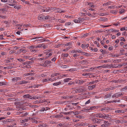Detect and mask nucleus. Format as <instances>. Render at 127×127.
<instances>
[{"label": "nucleus", "instance_id": "f257e3e1", "mask_svg": "<svg viewBox=\"0 0 127 127\" xmlns=\"http://www.w3.org/2000/svg\"><path fill=\"white\" fill-rule=\"evenodd\" d=\"M101 127H108L110 126L111 124L109 123L108 121H106L103 120H100L99 123Z\"/></svg>", "mask_w": 127, "mask_h": 127}, {"label": "nucleus", "instance_id": "f03ea898", "mask_svg": "<svg viewBox=\"0 0 127 127\" xmlns=\"http://www.w3.org/2000/svg\"><path fill=\"white\" fill-rule=\"evenodd\" d=\"M43 38L42 36L32 38V40L33 39H36L34 40L35 42L39 41V42H41L45 41V39L42 38Z\"/></svg>", "mask_w": 127, "mask_h": 127}, {"label": "nucleus", "instance_id": "7ed1b4c3", "mask_svg": "<svg viewBox=\"0 0 127 127\" xmlns=\"http://www.w3.org/2000/svg\"><path fill=\"white\" fill-rule=\"evenodd\" d=\"M92 121L94 123H97L99 124V123L100 122V120L102 119H98L97 118H93L92 119Z\"/></svg>", "mask_w": 127, "mask_h": 127}, {"label": "nucleus", "instance_id": "20e7f679", "mask_svg": "<svg viewBox=\"0 0 127 127\" xmlns=\"http://www.w3.org/2000/svg\"><path fill=\"white\" fill-rule=\"evenodd\" d=\"M21 78L20 77H16L13 78L12 80L13 81H17L18 80H21Z\"/></svg>", "mask_w": 127, "mask_h": 127}, {"label": "nucleus", "instance_id": "39448f33", "mask_svg": "<svg viewBox=\"0 0 127 127\" xmlns=\"http://www.w3.org/2000/svg\"><path fill=\"white\" fill-rule=\"evenodd\" d=\"M10 2L12 4H9V5L10 6H14L15 5L16 3H17V2L15 0H11Z\"/></svg>", "mask_w": 127, "mask_h": 127}, {"label": "nucleus", "instance_id": "423d86ee", "mask_svg": "<svg viewBox=\"0 0 127 127\" xmlns=\"http://www.w3.org/2000/svg\"><path fill=\"white\" fill-rule=\"evenodd\" d=\"M38 19L40 20H44L45 16L43 15H40L38 17Z\"/></svg>", "mask_w": 127, "mask_h": 127}, {"label": "nucleus", "instance_id": "0eeeda50", "mask_svg": "<svg viewBox=\"0 0 127 127\" xmlns=\"http://www.w3.org/2000/svg\"><path fill=\"white\" fill-rule=\"evenodd\" d=\"M27 52V51L26 50H24L23 49H19L17 52V53H21V52H22L23 53H25Z\"/></svg>", "mask_w": 127, "mask_h": 127}, {"label": "nucleus", "instance_id": "6e6552de", "mask_svg": "<svg viewBox=\"0 0 127 127\" xmlns=\"http://www.w3.org/2000/svg\"><path fill=\"white\" fill-rule=\"evenodd\" d=\"M28 82L24 80L21 81L19 82L18 84L19 85H21L23 84H26Z\"/></svg>", "mask_w": 127, "mask_h": 127}, {"label": "nucleus", "instance_id": "1a4fd4ad", "mask_svg": "<svg viewBox=\"0 0 127 127\" xmlns=\"http://www.w3.org/2000/svg\"><path fill=\"white\" fill-rule=\"evenodd\" d=\"M115 112L116 113H125V111L122 110H116Z\"/></svg>", "mask_w": 127, "mask_h": 127}, {"label": "nucleus", "instance_id": "9d476101", "mask_svg": "<svg viewBox=\"0 0 127 127\" xmlns=\"http://www.w3.org/2000/svg\"><path fill=\"white\" fill-rule=\"evenodd\" d=\"M96 117L97 118H103V115L100 113L97 114L96 115Z\"/></svg>", "mask_w": 127, "mask_h": 127}, {"label": "nucleus", "instance_id": "9b49d317", "mask_svg": "<svg viewBox=\"0 0 127 127\" xmlns=\"http://www.w3.org/2000/svg\"><path fill=\"white\" fill-rule=\"evenodd\" d=\"M14 6V7L16 9H19L21 8V6L20 5H16L15 4V5Z\"/></svg>", "mask_w": 127, "mask_h": 127}, {"label": "nucleus", "instance_id": "f8f14e48", "mask_svg": "<svg viewBox=\"0 0 127 127\" xmlns=\"http://www.w3.org/2000/svg\"><path fill=\"white\" fill-rule=\"evenodd\" d=\"M0 11L2 12V13H5V12L6 11V8H3L0 9Z\"/></svg>", "mask_w": 127, "mask_h": 127}, {"label": "nucleus", "instance_id": "ddd939ff", "mask_svg": "<svg viewBox=\"0 0 127 127\" xmlns=\"http://www.w3.org/2000/svg\"><path fill=\"white\" fill-rule=\"evenodd\" d=\"M78 19L79 20L80 22H81L80 23H81L83 22V21L85 20V18L84 17H83L82 18L79 17L78 18Z\"/></svg>", "mask_w": 127, "mask_h": 127}, {"label": "nucleus", "instance_id": "4468645a", "mask_svg": "<svg viewBox=\"0 0 127 127\" xmlns=\"http://www.w3.org/2000/svg\"><path fill=\"white\" fill-rule=\"evenodd\" d=\"M84 82V81L83 80H78L77 81L76 83L78 84H81Z\"/></svg>", "mask_w": 127, "mask_h": 127}, {"label": "nucleus", "instance_id": "2eb2a0df", "mask_svg": "<svg viewBox=\"0 0 127 127\" xmlns=\"http://www.w3.org/2000/svg\"><path fill=\"white\" fill-rule=\"evenodd\" d=\"M72 42H69L64 44V46H71L72 45Z\"/></svg>", "mask_w": 127, "mask_h": 127}, {"label": "nucleus", "instance_id": "dca6fc26", "mask_svg": "<svg viewBox=\"0 0 127 127\" xmlns=\"http://www.w3.org/2000/svg\"><path fill=\"white\" fill-rule=\"evenodd\" d=\"M50 11L49 8L48 9H42L41 10L42 12H48Z\"/></svg>", "mask_w": 127, "mask_h": 127}, {"label": "nucleus", "instance_id": "f3484780", "mask_svg": "<svg viewBox=\"0 0 127 127\" xmlns=\"http://www.w3.org/2000/svg\"><path fill=\"white\" fill-rule=\"evenodd\" d=\"M52 62L51 61L46 60L44 62V64L46 65L47 64H50Z\"/></svg>", "mask_w": 127, "mask_h": 127}, {"label": "nucleus", "instance_id": "a211bd4d", "mask_svg": "<svg viewBox=\"0 0 127 127\" xmlns=\"http://www.w3.org/2000/svg\"><path fill=\"white\" fill-rule=\"evenodd\" d=\"M109 108L108 107H103L101 109V111H103V110H109Z\"/></svg>", "mask_w": 127, "mask_h": 127}, {"label": "nucleus", "instance_id": "6ab92c4d", "mask_svg": "<svg viewBox=\"0 0 127 127\" xmlns=\"http://www.w3.org/2000/svg\"><path fill=\"white\" fill-rule=\"evenodd\" d=\"M61 83V82H59L57 83H54L53 84V85L54 86H58Z\"/></svg>", "mask_w": 127, "mask_h": 127}, {"label": "nucleus", "instance_id": "aec40b11", "mask_svg": "<svg viewBox=\"0 0 127 127\" xmlns=\"http://www.w3.org/2000/svg\"><path fill=\"white\" fill-rule=\"evenodd\" d=\"M71 80V79L69 78L65 79H64V81L65 82H67Z\"/></svg>", "mask_w": 127, "mask_h": 127}, {"label": "nucleus", "instance_id": "412c9836", "mask_svg": "<svg viewBox=\"0 0 127 127\" xmlns=\"http://www.w3.org/2000/svg\"><path fill=\"white\" fill-rule=\"evenodd\" d=\"M98 81V80L93 81L91 82L90 83V84H93L95 83H97Z\"/></svg>", "mask_w": 127, "mask_h": 127}, {"label": "nucleus", "instance_id": "4be33fe9", "mask_svg": "<svg viewBox=\"0 0 127 127\" xmlns=\"http://www.w3.org/2000/svg\"><path fill=\"white\" fill-rule=\"evenodd\" d=\"M127 89V86H125L123 88H122L121 89V90L124 91H125Z\"/></svg>", "mask_w": 127, "mask_h": 127}, {"label": "nucleus", "instance_id": "5701e85b", "mask_svg": "<svg viewBox=\"0 0 127 127\" xmlns=\"http://www.w3.org/2000/svg\"><path fill=\"white\" fill-rule=\"evenodd\" d=\"M111 96V94H108L106 95L105 96V98H107L110 97Z\"/></svg>", "mask_w": 127, "mask_h": 127}, {"label": "nucleus", "instance_id": "b1692460", "mask_svg": "<svg viewBox=\"0 0 127 127\" xmlns=\"http://www.w3.org/2000/svg\"><path fill=\"white\" fill-rule=\"evenodd\" d=\"M84 89H81V88L79 89L78 90V92H80V93L84 91Z\"/></svg>", "mask_w": 127, "mask_h": 127}, {"label": "nucleus", "instance_id": "393cba45", "mask_svg": "<svg viewBox=\"0 0 127 127\" xmlns=\"http://www.w3.org/2000/svg\"><path fill=\"white\" fill-rule=\"evenodd\" d=\"M125 10L123 9H120V14L122 13H123L124 12Z\"/></svg>", "mask_w": 127, "mask_h": 127}, {"label": "nucleus", "instance_id": "a878e982", "mask_svg": "<svg viewBox=\"0 0 127 127\" xmlns=\"http://www.w3.org/2000/svg\"><path fill=\"white\" fill-rule=\"evenodd\" d=\"M68 54L67 53L65 54H63L62 55V56L63 57H66L68 56Z\"/></svg>", "mask_w": 127, "mask_h": 127}, {"label": "nucleus", "instance_id": "bb28decb", "mask_svg": "<svg viewBox=\"0 0 127 127\" xmlns=\"http://www.w3.org/2000/svg\"><path fill=\"white\" fill-rule=\"evenodd\" d=\"M17 60H18L19 62H24L25 61V60L22 58L18 59H17Z\"/></svg>", "mask_w": 127, "mask_h": 127}, {"label": "nucleus", "instance_id": "cd10ccee", "mask_svg": "<svg viewBox=\"0 0 127 127\" xmlns=\"http://www.w3.org/2000/svg\"><path fill=\"white\" fill-rule=\"evenodd\" d=\"M74 22L75 23H80L81 22H80L79 19L78 20H74Z\"/></svg>", "mask_w": 127, "mask_h": 127}, {"label": "nucleus", "instance_id": "c85d7f7f", "mask_svg": "<svg viewBox=\"0 0 127 127\" xmlns=\"http://www.w3.org/2000/svg\"><path fill=\"white\" fill-rule=\"evenodd\" d=\"M64 45V44H59L56 46V48H58L60 46H63Z\"/></svg>", "mask_w": 127, "mask_h": 127}, {"label": "nucleus", "instance_id": "c756f323", "mask_svg": "<svg viewBox=\"0 0 127 127\" xmlns=\"http://www.w3.org/2000/svg\"><path fill=\"white\" fill-rule=\"evenodd\" d=\"M117 93L118 94L117 95H118V97L121 95H123L124 94V93Z\"/></svg>", "mask_w": 127, "mask_h": 127}, {"label": "nucleus", "instance_id": "7c9ffc66", "mask_svg": "<svg viewBox=\"0 0 127 127\" xmlns=\"http://www.w3.org/2000/svg\"><path fill=\"white\" fill-rule=\"evenodd\" d=\"M86 61V60H83V64H86L88 63L87 61Z\"/></svg>", "mask_w": 127, "mask_h": 127}, {"label": "nucleus", "instance_id": "2f4dec72", "mask_svg": "<svg viewBox=\"0 0 127 127\" xmlns=\"http://www.w3.org/2000/svg\"><path fill=\"white\" fill-rule=\"evenodd\" d=\"M89 110H88V108L87 109H83L81 110V111H82L84 112H87Z\"/></svg>", "mask_w": 127, "mask_h": 127}, {"label": "nucleus", "instance_id": "473e14b6", "mask_svg": "<svg viewBox=\"0 0 127 127\" xmlns=\"http://www.w3.org/2000/svg\"><path fill=\"white\" fill-rule=\"evenodd\" d=\"M118 94L117 93H116L115 94H114L112 96V97H118Z\"/></svg>", "mask_w": 127, "mask_h": 127}, {"label": "nucleus", "instance_id": "72a5a7b5", "mask_svg": "<svg viewBox=\"0 0 127 127\" xmlns=\"http://www.w3.org/2000/svg\"><path fill=\"white\" fill-rule=\"evenodd\" d=\"M97 126L96 125H93L92 124H90L89 126V127H95Z\"/></svg>", "mask_w": 127, "mask_h": 127}, {"label": "nucleus", "instance_id": "f704fd0d", "mask_svg": "<svg viewBox=\"0 0 127 127\" xmlns=\"http://www.w3.org/2000/svg\"><path fill=\"white\" fill-rule=\"evenodd\" d=\"M25 108H21V107L20 108H19V109H17V110L18 111H22L23 110H24Z\"/></svg>", "mask_w": 127, "mask_h": 127}, {"label": "nucleus", "instance_id": "c9c22d12", "mask_svg": "<svg viewBox=\"0 0 127 127\" xmlns=\"http://www.w3.org/2000/svg\"><path fill=\"white\" fill-rule=\"evenodd\" d=\"M88 108H88V110H93V108H95V106H94V107L92 106V107H89Z\"/></svg>", "mask_w": 127, "mask_h": 127}, {"label": "nucleus", "instance_id": "e433bc0d", "mask_svg": "<svg viewBox=\"0 0 127 127\" xmlns=\"http://www.w3.org/2000/svg\"><path fill=\"white\" fill-rule=\"evenodd\" d=\"M120 40L122 41H123L124 42H125L126 41L125 39L123 37H122L120 39Z\"/></svg>", "mask_w": 127, "mask_h": 127}, {"label": "nucleus", "instance_id": "4c0bfd02", "mask_svg": "<svg viewBox=\"0 0 127 127\" xmlns=\"http://www.w3.org/2000/svg\"><path fill=\"white\" fill-rule=\"evenodd\" d=\"M40 126L42 127H46L47 126L46 124H43L40 125Z\"/></svg>", "mask_w": 127, "mask_h": 127}, {"label": "nucleus", "instance_id": "58836bf2", "mask_svg": "<svg viewBox=\"0 0 127 127\" xmlns=\"http://www.w3.org/2000/svg\"><path fill=\"white\" fill-rule=\"evenodd\" d=\"M111 90V88L109 87L106 88L105 89V90L106 91H110Z\"/></svg>", "mask_w": 127, "mask_h": 127}, {"label": "nucleus", "instance_id": "ea45409f", "mask_svg": "<svg viewBox=\"0 0 127 127\" xmlns=\"http://www.w3.org/2000/svg\"><path fill=\"white\" fill-rule=\"evenodd\" d=\"M14 120L12 119H8L9 122H14Z\"/></svg>", "mask_w": 127, "mask_h": 127}, {"label": "nucleus", "instance_id": "a19ab883", "mask_svg": "<svg viewBox=\"0 0 127 127\" xmlns=\"http://www.w3.org/2000/svg\"><path fill=\"white\" fill-rule=\"evenodd\" d=\"M28 120V119H24L22 120V123H23V122L24 123L26 122H27Z\"/></svg>", "mask_w": 127, "mask_h": 127}, {"label": "nucleus", "instance_id": "79ce46f5", "mask_svg": "<svg viewBox=\"0 0 127 127\" xmlns=\"http://www.w3.org/2000/svg\"><path fill=\"white\" fill-rule=\"evenodd\" d=\"M109 2H107L106 3H104L103 4V5L107 6L109 5Z\"/></svg>", "mask_w": 127, "mask_h": 127}, {"label": "nucleus", "instance_id": "37998d69", "mask_svg": "<svg viewBox=\"0 0 127 127\" xmlns=\"http://www.w3.org/2000/svg\"><path fill=\"white\" fill-rule=\"evenodd\" d=\"M16 125V123H13L12 124L11 126H12V127H16V126H15Z\"/></svg>", "mask_w": 127, "mask_h": 127}, {"label": "nucleus", "instance_id": "c03bdc74", "mask_svg": "<svg viewBox=\"0 0 127 127\" xmlns=\"http://www.w3.org/2000/svg\"><path fill=\"white\" fill-rule=\"evenodd\" d=\"M99 16H103L105 15L104 13H100L98 14Z\"/></svg>", "mask_w": 127, "mask_h": 127}, {"label": "nucleus", "instance_id": "a18cd8bd", "mask_svg": "<svg viewBox=\"0 0 127 127\" xmlns=\"http://www.w3.org/2000/svg\"><path fill=\"white\" fill-rule=\"evenodd\" d=\"M45 110V109L44 108V107L43 108H42L41 109H40L39 111H44Z\"/></svg>", "mask_w": 127, "mask_h": 127}, {"label": "nucleus", "instance_id": "49530a36", "mask_svg": "<svg viewBox=\"0 0 127 127\" xmlns=\"http://www.w3.org/2000/svg\"><path fill=\"white\" fill-rule=\"evenodd\" d=\"M70 112H63V113L65 115H68L70 114Z\"/></svg>", "mask_w": 127, "mask_h": 127}, {"label": "nucleus", "instance_id": "de8ad7c7", "mask_svg": "<svg viewBox=\"0 0 127 127\" xmlns=\"http://www.w3.org/2000/svg\"><path fill=\"white\" fill-rule=\"evenodd\" d=\"M44 93H48V94H50L51 93V92L49 91H44Z\"/></svg>", "mask_w": 127, "mask_h": 127}, {"label": "nucleus", "instance_id": "09e8293b", "mask_svg": "<svg viewBox=\"0 0 127 127\" xmlns=\"http://www.w3.org/2000/svg\"><path fill=\"white\" fill-rule=\"evenodd\" d=\"M27 63L26 64H31L32 63V62L29 61H27Z\"/></svg>", "mask_w": 127, "mask_h": 127}, {"label": "nucleus", "instance_id": "8fccbe9b", "mask_svg": "<svg viewBox=\"0 0 127 127\" xmlns=\"http://www.w3.org/2000/svg\"><path fill=\"white\" fill-rule=\"evenodd\" d=\"M123 66L122 64H119V65L117 66H116L115 67V68H117V67H120Z\"/></svg>", "mask_w": 127, "mask_h": 127}, {"label": "nucleus", "instance_id": "3c124183", "mask_svg": "<svg viewBox=\"0 0 127 127\" xmlns=\"http://www.w3.org/2000/svg\"><path fill=\"white\" fill-rule=\"evenodd\" d=\"M110 13L114 14H116V11L115 10L111 11H110Z\"/></svg>", "mask_w": 127, "mask_h": 127}, {"label": "nucleus", "instance_id": "603ef678", "mask_svg": "<svg viewBox=\"0 0 127 127\" xmlns=\"http://www.w3.org/2000/svg\"><path fill=\"white\" fill-rule=\"evenodd\" d=\"M5 85V84L4 82H0V86Z\"/></svg>", "mask_w": 127, "mask_h": 127}, {"label": "nucleus", "instance_id": "864d4df0", "mask_svg": "<svg viewBox=\"0 0 127 127\" xmlns=\"http://www.w3.org/2000/svg\"><path fill=\"white\" fill-rule=\"evenodd\" d=\"M86 15H88L90 17H92L93 16V15L91 14L90 13H88L86 14Z\"/></svg>", "mask_w": 127, "mask_h": 127}, {"label": "nucleus", "instance_id": "5fc2aeb1", "mask_svg": "<svg viewBox=\"0 0 127 127\" xmlns=\"http://www.w3.org/2000/svg\"><path fill=\"white\" fill-rule=\"evenodd\" d=\"M38 97L37 96H33L32 97V99H38Z\"/></svg>", "mask_w": 127, "mask_h": 127}, {"label": "nucleus", "instance_id": "6e6d98bb", "mask_svg": "<svg viewBox=\"0 0 127 127\" xmlns=\"http://www.w3.org/2000/svg\"><path fill=\"white\" fill-rule=\"evenodd\" d=\"M29 94L27 95H26L23 96V97L24 98H28Z\"/></svg>", "mask_w": 127, "mask_h": 127}, {"label": "nucleus", "instance_id": "4d7b16f0", "mask_svg": "<svg viewBox=\"0 0 127 127\" xmlns=\"http://www.w3.org/2000/svg\"><path fill=\"white\" fill-rule=\"evenodd\" d=\"M71 102V101H69V100H67L66 101H63L64 103H70V102Z\"/></svg>", "mask_w": 127, "mask_h": 127}, {"label": "nucleus", "instance_id": "13d9d810", "mask_svg": "<svg viewBox=\"0 0 127 127\" xmlns=\"http://www.w3.org/2000/svg\"><path fill=\"white\" fill-rule=\"evenodd\" d=\"M47 56L48 57H49V56H51L52 55V54L51 53H49L48 54H47Z\"/></svg>", "mask_w": 127, "mask_h": 127}, {"label": "nucleus", "instance_id": "bf43d9fd", "mask_svg": "<svg viewBox=\"0 0 127 127\" xmlns=\"http://www.w3.org/2000/svg\"><path fill=\"white\" fill-rule=\"evenodd\" d=\"M28 98V99H32V96L29 94Z\"/></svg>", "mask_w": 127, "mask_h": 127}, {"label": "nucleus", "instance_id": "052dcab7", "mask_svg": "<svg viewBox=\"0 0 127 127\" xmlns=\"http://www.w3.org/2000/svg\"><path fill=\"white\" fill-rule=\"evenodd\" d=\"M90 100L89 99L88 100V101H87V102H86L85 103V104H88L89 103H90Z\"/></svg>", "mask_w": 127, "mask_h": 127}, {"label": "nucleus", "instance_id": "680f3d73", "mask_svg": "<svg viewBox=\"0 0 127 127\" xmlns=\"http://www.w3.org/2000/svg\"><path fill=\"white\" fill-rule=\"evenodd\" d=\"M71 24V23L70 22H68L66 23L65 24V25H69Z\"/></svg>", "mask_w": 127, "mask_h": 127}, {"label": "nucleus", "instance_id": "e2e57ef3", "mask_svg": "<svg viewBox=\"0 0 127 127\" xmlns=\"http://www.w3.org/2000/svg\"><path fill=\"white\" fill-rule=\"evenodd\" d=\"M102 54H107V52L106 50H104Z\"/></svg>", "mask_w": 127, "mask_h": 127}, {"label": "nucleus", "instance_id": "0e129e2a", "mask_svg": "<svg viewBox=\"0 0 127 127\" xmlns=\"http://www.w3.org/2000/svg\"><path fill=\"white\" fill-rule=\"evenodd\" d=\"M56 58L55 57H54L51 60V61H53L55 62L56 60Z\"/></svg>", "mask_w": 127, "mask_h": 127}, {"label": "nucleus", "instance_id": "69168bd1", "mask_svg": "<svg viewBox=\"0 0 127 127\" xmlns=\"http://www.w3.org/2000/svg\"><path fill=\"white\" fill-rule=\"evenodd\" d=\"M49 18V16H45V19H44V20H46V19H48V18Z\"/></svg>", "mask_w": 127, "mask_h": 127}, {"label": "nucleus", "instance_id": "338daca9", "mask_svg": "<svg viewBox=\"0 0 127 127\" xmlns=\"http://www.w3.org/2000/svg\"><path fill=\"white\" fill-rule=\"evenodd\" d=\"M123 47L125 49H127V45L126 44V45L123 46Z\"/></svg>", "mask_w": 127, "mask_h": 127}, {"label": "nucleus", "instance_id": "774afa93", "mask_svg": "<svg viewBox=\"0 0 127 127\" xmlns=\"http://www.w3.org/2000/svg\"><path fill=\"white\" fill-rule=\"evenodd\" d=\"M123 34L125 35H127V32L125 31L123 33Z\"/></svg>", "mask_w": 127, "mask_h": 127}]
</instances>
